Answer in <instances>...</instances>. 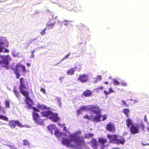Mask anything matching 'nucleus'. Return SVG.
Segmentation results:
<instances>
[{
  "label": "nucleus",
  "mask_w": 149,
  "mask_h": 149,
  "mask_svg": "<svg viewBox=\"0 0 149 149\" xmlns=\"http://www.w3.org/2000/svg\"><path fill=\"white\" fill-rule=\"evenodd\" d=\"M32 116L33 120L35 121H38L40 120L39 116V114L37 113L33 112Z\"/></svg>",
  "instance_id": "obj_17"
},
{
  "label": "nucleus",
  "mask_w": 149,
  "mask_h": 149,
  "mask_svg": "<svg viewBox=\"0 0 149 149\" xmlns=\"http://www.w3.org/2000/svg\"><path fill=\"white\" fill-rule=\"evenodd\" d=\"M137 125H139L140 126V127H141L143 130H144L145 127L144 125H143L142 123H141L140 124H138Z\"/></svg>",
  "instance_id": "obj_42"
},
{
  "label": "nucleus",
  "mask_w": 149,
  "mask_h": 149,
  "mask_svg": "<svg viewBox=\"0 0 149 149\" xmlns=\"http://www.w3.org/2000/svg\"><path fill=\"white\" fill-rule=\"evenodd\" d=\"M37 39V38H31L29 40V43H31L33 41H35Z\"/></svg>",
  "instance_id": "obj_48"
},
{
  "label": "nucleus",
  "mask_w": 149,
  "mask_h": 149,
  "mask_svg": "<svg viewBox=\"0 0 149 149\" xmlns=\"http://www.w3.org/2000/svg\"><path fill=\"white\" fill-rule=\"evenodd\" d=\"M59 123H58V124L60 125V126H61L62 127H64L63 128V130L65 132H67V130L66 128L65 127H64V125L63 124H61L60 123V122H58Z\"/></svg>",
  "instance_id": "obj_28"
},
{
  "label": "nucleus",
  "mask_w": 149,
  "mask_h": 149,
  "mask_svg": "<svg viewBox=\"0 0 149 149\" xmlns=\"http://www.w3.org/2000/svg\"><path fill=\"white\" fill-rule=\"evenodd\" d=\"M36 50L35 49H34L33 51L31 52V53L32 54H33V53L36 52Z\"/></svg>",
  "instance_id": "obj_54"
},
{
  "label": "nucleus",
  "mask_w": 149,
  "mask_h": 149,
  "mask_svg": "<svg viewBox=\"0 0 149 149\" xmlns=\"http://www.w3.org/2000/svg\"><path fill=\"white\" fill-rule=\"evenodd\" d=\"M126 121H131V120L130 119L128 118L127 119Z\"/></svg>",
  "instance_id": "obj_57"
},
{
  "label": "nucleus",
  "mask_w": 149,
  "mask_h": 149,
  "mask_svg": "<svg viewBox=\"0 0 149 149\" xmlns=\"http://www.w3.org/2000/svg\"><path fill=\"white\" fill-rule=\"evenodd\" d=\"M36 106L39 109L42 110L47 109L46 106L43 104H41L39 103H38Z\"/></svg>",
  "instance_id": "obj_19"
},
{
  "label": "nucleus",
  "mask_w": 149,
  "mask_h": 149,
  "mask_svg": "<svg viewBox=\"0 0 149 149\" xmlns=\"http://www.w3.org/2000/svg\"><path fill=\"white\" fill-rule=\"evenodd\" d=\"M4 104L6 108H10V102L7 100H6L5 101Z\"/></svg>",
  "instance_id": "obj_26"
},
{
  "label": "nucleus",
  "mask_w": 149,
  "mask_h": 149,
  "mask_svg": "<svg viewBox=\"0 0 149 149\" xmlns=\"http://www.w3.org/2000/svg\"><path fill=\"white\" fill-rule=\"evenodd\" d=\"M26 65H27L28 66V67H29L31 65L30 63H26Z\"/></svg>",
  "instance_id": "obj_55"
},
{
  "label": "nucleus",
  "mask_w": 149,
  "mask_h": 149,
  "mask_svg": "<svg viewBox=\"0 0 149 149\" xmlns=\"http://www.w3.org/2000/svg\"><path fill=\"white\" fill-rule=\"evenodd\" d=\"M80 109L81 110L83 111L87 110H88V107L87 106H82L80 108Z\"/></svg>",
  "instance_id": "obj_35"
},
{
  "label": "nucleus",
  "mask_w": 149,
  "mask_h": 149,
  "mask_svg": "<svg viewBox=\"0 0 149 149\" xmlns=\"http://www.w3.org/2000/svg\"><path fill=\"white\" fill-rule=\"evenodd\" d=\"M113 149H119L118 148H113Z\"/></svg>",
  "instance_id": "obj_62"
},
{
  "label": "nucleus",
  "mask_w": 149,
  "mask_h": 149,
  "mask_svg": "<svg viewBox=\"0 0 149 149\" xmlns=\"http://www.w3.org/2000/svg\"><path fill=\"white\" fill-rule=\"evenodd\" d=\"M6 145L10 149H17L16 148L13 146L9 145Z\"/></svg>",
  "instance_id": "obj_39"
},
{
  "label": "nucleus",
  "mask_w": 149,
  "mask_h": 149,
  "mask_svg": "<svg viewBox=\"0 0 149 149\" xmlns=\"http://www.w3.org/2000/svg\"><path fill=\"white\" fill-rule=\"evenodd\" d=\"M144 119L145 121H146L147 120V119H146V115H145L144 118Z\"/></svg>",
  "instance_id": "obj_53"
},
{
  "label": "nucleus",
  "mask_w": 149,
  "mask_h": 149,
  "mask_svg": "<svg viewBox=\"0 0 149 149\" xmlns=\"http://www.w3.org/2000/svg\"><path fill=\"white\" fill-rule=\"evenodd\" d=\"M63 24L65 25H66V24H67L66 23H63Z\"/></svg>",
  "instance_id": "obj_61"
},
{
  "label": "nucleus",
  "mask_w": 149,
  "mask_h": 149,
  "mask_svg": "<svg viewBox=\"0 0 149 149\" xmlns=\"http://www.w3.org/2000/svg\"><path fill=\"white\" fill-rule=\"evenodd\" d=\"M48 129L50 131L51 134H52L56 130H57V129L55 125L51 124L48 127Z\"/></svg>",
  "instance_id": "obj_14"
},
{
  "label": "nucleus",
  "mask_w": 149,
  "mask_h": 149,
  "mask_svg": "<svg viewBox=\"0 0 149 149\" xmlns=\"http://www.w3.org/2000/svg\"><path fill=\"white\" fill-rule=\"evenodd\" d=\"M15 74L16 75V78L19 79L20 76L19 73V70L22 72L23 73H26V70L25 66L22 65L20 63H17L15 65V69H13Z\"/></svg>",
  "instance_id": "obj_3"
},
{
  "label": "nucleus",
  "mask_w": 149,
  "mask_h": 149,
  "mask_svg": "<svg viewBox=\"0 0 149 149\" xmlns=\"http://www.w3.org/2000/svg\"><path fill=\"white\" fill-rule=\"evenodd\" d=\"M55 23L53 19L49 20L47 23V25L48 26H50L52 28Z\"/></svg>",
  "instance_id": "obj_18"
},
{
  "label": "nucleus",
  "mask_w": 149,
  "mask_h": 149,
  "mask_svg": "<svg viewBox=\"0 0 149 149\" xmlns=\"http://www.w3.org/2000/svg\"><path fill=\"white\" fill-rule=\"evenodd\" d=\"M82 110H81L80 108L77 111V113L78 115L79 114H82Z\"/></svg>",
  "instance_id": "obj_41"
},
{
  "label": "nucleus",
  "mask_w": 149,
  "mask_h": 149,
  "mask_svg": "<svg viewBox=\"0 0 149 149\" xmlns=\"http://www.w3.org/2000/svg\"><path fill=\"white\" fill-rule=\"evenodd\" d=\"M13 92L14 93V94L16 97L17 98H19V97L20 96L18 92V91L15 89V88L13 89Z\"/></svg>",
  "instance_id": "obj_25"
},
{
  "label": "nucleus",
  "mask_w": 149,
  "mask_h": 149,
  "mask_svg": "<svg viewBox=\"0 0 149 149\" xmlns=\"http://www.w3.org/2000/svg\"><path fill=\"white\" fill-rule=\"evenodd\" d=\"M106 118L107 116L106 115L102 116L101 114H99L95 116L93 119L94 121H100V120H104Z\"/></svg>",
  "instance_id": "obj_9"
},
{
  "label": "nucleus",
  "mask_w": 149,
  "mask_h": 149,
  "mask_svg": "<svg viewBox=\"0 0 149 149\" xmlns=\"http://www.w3.org/2000/svg\"><path fill=\"white\" fill-rule=\"evenodd\" d=\"M77 26L79 29L81 30H82L86 28V26L82 23L79 24Z\"/></svg>",
  "instance_id": "obj_23"
},
{
  "label": "nucleus",
  "mask_w": 149,
  "mask_h": 149,
  "mask_svg": "<svg viewBox=\"0 0 149 149\" xmlns=\"http://www.w3.org/2000/svg\"><path fill=\"white\" fill-rule=\"evenodd\" d=\"M113 81V84L115 85H118L120 84L119 82L115 79H114Z\"/></svg>",
  "instance_id": "obj_32"
},
{
  "label": "nucleus",
  "mask_w": 149,
  "mask_h": 149,
  "mask_svg": "<svg viewBox=\"0 0 149 149\" xmlns=\"http://www.w3.org/2000/svg\"><path fill=\"white\" fill-rule=\"evenodd\" d=\"M93 147L95 149H96L97 147V143L96 142V140L95 139L93 141Z\"/></svg>",
  "instance_id": "obj_34"
},
{
  "label": "nucleus",
  "mask_w": 149,
  "mask_h": 149,
  "mask_svg": "<svg viewBox=\"0 0 149 149\" xmlns=\"http://www.w3.org/2000/svg\"><path fill=\"white\" fill-rule=\"evenodd\" d=\"M147 130L149 131V127H148L147 128Z\"/></svg>",
  "instance_id": "obj_60"
},
{
  "label": "nucleus",
  "mask_w": 149,
  "mask_h": 149,
  "mask_svg": "<svg viewBox=\"0 0 149 149\" xmlns=\"http://www.w3.org/2000/svg\"><path fill=\"white\" fill-rule=\"evenodd\" d=\"M99 108V107L93 105H89L88 106V110H90L92 111V110L94 109H97Z\"/></svg>",
  "instance_id": "obj_21"
},
{
  "label": "nucleus",
  "mask_w": 149,
  "mask_h": 149,
  "mask_svg": "<svg viewBox=\"0 0 149 149\" xmlns=\"http://www.w3.org/2000/svg\"><path fill=\"white\" fill-rule=\"evenodd\" d=\"M126 124L128 127H130V132L132 134H135L139 132V129L140 128L139 125H136L133 124L132 122H126Z\"/></svg>",
  "instance_id": "obj_5"
},
{
  "label": "nucleus",
  "mask_w": 149,
  "mask_h": 149,
  "mask_svg": "<svg viewBox=\"0 0 149 149\" xmlns=\"http://www.w3.org/2000/svg\"><path fill=\"white\" fill-rule=\"evenodd\" d=\"M148 145H149V143L148 144H147Z\"/></svg>",
  "instance_id": "obj_64"
},
{
  "label": "nucleus",
  "mask_w": 149,
  "mask_h": 149,
  "mask_svg": "<svg viewBox=\"0 0 149 149\" xmlns=\"http://www.w3.org/2000/svg\"><path fill=\"white\" fill-rule=\"evenodd\" d=\"M46 28H45L41 32V33H40V34H41L43 36V35H44L45 33H46V32H45V30H46Z\"/></svg>",
  "instance_id": "obj_43"
},
{
  "label": "nucleus",
  "mask_w": 149,
  "mask_h": 149,
  "mask_svg": "<svg viewBox=\"0 0 149 149\" xmlns=\"http://www.w3.org/2000/svg\"><path fill=\"white\" fill-rule=\"evenodd\" d=\"M4 50L3 52L6 53H8L9 52V50L6 48H4Z\"/></svg>",
  "instance_id": "obj_50"
},
{
  "label": "nucleus",
  "mask_w": 149,
  "mask_h": 149,
  "mask_svg": "<svg viewBox=\"0 0 149 149\" xmlns=\"http://www.w3.org/2000/svg\"><path fill=\"white\" fill-rule=\"evenodd\" d=\"M106 129L108 131L114 132L115 130V127L114 124L110 123L107 125Z\"/></svg>",
  "instance_id": "obj_11"
},
{
  "label": "nucleus",
  "mask_w": 149,
  "mask_h": 149,
  "mask_svg": "<svg viewBox=\"0 0 149 149\" xmlns=\"http://www.w3.org/2000/svg\"><path fill=\"white\" fill-rule=\"evenodd\" d=\"M89 78V76L85 74H80L77 78V79L82 83L87 82Z\"/></svg>",
  "instance_id": "obj_7"
},
{
  "label": "nucleus",
  "mask_w": 149,
  "mask_h": 149,
  "mask_svg": "<svg viewBox=\"0 0 149 149\" xmlns=\"http://www.w3.org/2000/svg\"><path fill=\"white\" fill-rule=\"evenodd\" d=\"M52 111L48 110L45 111H44L41 112V114L42 116L44 117H48L49 119V117L52 114Z\"/></svg>",
  "instance_id": "obj_12"
},
{
  "label": "nucleus",
  "mask_w": 149,
  "mask_h": 149,
  "mask_svg": "<svg viewBox=\"0 0 149 149\" xmlns=\"http://www.w3.org/2000/svg\"><path fill=\"white\" fill-rule=\"evenodd\" d=\"M92 94V92L89 89H87L83 92V95L86 97L91 96Z\"/></svg>",
  "instance_id": "obj_15"
},
{
  "label": "nucleus",
  "mask_w": 149,
  "mask_h": 149,
  "mask_svg": "<svg viewBox=\"0 0 149 149\" xmlns=\"http://www.w3.org/2000/svg\"><path fill=\"white\" fill-rule=\"evenodd\" d=\"M70 52H69V54H67L62 59V60H64L65 59H66L70 55Z\"/></svg>",
  "instance_id": "obj_45"
},
{
  "label": "nucleus",
  "mask_w": 149,
  "mask_h": 149,
  "mask_svg": "<svg viewBox=\"0 0 149 149\" xmlns=\"http://www.w3.org/2000/svg\"><path fill=\"white\" fill-rule=\"evenodd\" d=\"M103 88V87L102 86H100L99 87H97V88L95 89V90L98 91L99 90H102Z\"/></svg>",
  "instance_id": "obj_47"
},
{
  "label": "nucleus",
  "mask_w": 149,
  "mask_h": 149,
  "mask_svg": "<svg viewBox=\"0 0 149 149\" xmlns=\"http://www.w3.org/2000/svg\"><path fill=\"white\" fill-rule=\"evenodd\" d=\"M71 22L70 21H68V20H64L63 21V22Z\"/></svg>",
  "instance_id": "obj_56"
},
{
  "label": "nucleus",
  "mask_w": 149,
  "mask_h": 149,
  "mask_svg": "<svg viewBox=\"0 0 149 149\" xmlns=\"http://www.w3.org/2000/svg\"><path fill=\"white\" fill-rule=\"evenodd\" d=\"M39 125H44V122H37Z\"/></svg>",
  "instance_id": "obj_49"
},
{
  "label": "nucleus",
  "mask_w": 149,
  "mask_h": 149,
  "mask_svg": "<svg viewBox=\"0 0 149 149\" xmlns=\"http://www.w3.org/2000/svg\"><path fill=\"white\" fill-rule=\"evenodd\" d=\"M142 144L143 145V146H146V145H147V144H144V143H142Z\"/></svg>",
  "instance_id": "obj_59"
},
{
  "label": "nucleus",
  "mask_w": 149,
  "mask_h": 149,
  "mask_svg": "<svg viewBox=\"0 0 149 149\" xmlns=\"http://www.w3.org/2000/svg\"><path fill=\"white\" fill-rule=\"evenodd\" d=\"M9 42L6 38L0 37V52H2L5 47H8Z\"/></svg>",
  "instance_id": "obj_6"
},
{
  "label": "nucleus",
  "mask_w": 149,
  "mask_h": 149,
  "mask_svg": "<svg viewBox=\"0 0 149 149\" xmlns=\"http://www.w3.org/2000/svg\"><path fill=\"white\" fill-rule=\"evenodd\" d=\"M49 119L52 121H58L60 119L58 117V114L56 113H53V112L49 117Z\"/></svg>",
  "instance_id": "obj_10"
},
{
  "label": "nucleus",
  "mask_w": 149,
  "mask_h": 149,
  "mask_svg": "<svg viewBox=\"0 0 149 149\" xmlns=\"http://www.w3.org/2000/svg\"><path fill=\"white\" fill-rule=\"evenodd\" d=\"M108 138L110 140V141L119 144H123L125 142V140L123 138L119 139L115 135H108Z\"/></svg>",
  "instance_id": "obj_4"
},
{
  "label": "nucleus",
  "mask_w": 149,
  "mask_h": 149,
  "mask_svg": "<svg viewBox=\"0 0 149 149\" xmlns=\"http://www.w3.org/2000/svg\"><path fill=\"white\" fill-rule=\"evenodd\" d=\"M62 78L61 77H60V78H59V79H61Z\"/></svg>",
  "instance_id": "obj_63"
},
{
  "label": "nucleus",
  "mask_w": 149,
  "mask_h": 149,
  "mask_svg": "<svg viewBox=\"0 0 149 149\" xmlns=\"http://www.w3.org/2000/svg\"><path fill=\"white\" fill-rule=\"evenodd\" d=\"M40 91L45 94H46L44 88H41L40 89Z\"/></svg>",
  "instance_id": "obj_46"
},
{
  "label": "nucleus",
  "mask_w": 149,
  "mask_h": 149,
  "mask_svg": "<svg viewBox=\"0 0 149 149\" xmlns=\"http://www.w3.org/2000/svg\"><path fill=\"white\" fill-rule=\"evenodd\" d=\"M99 141L102 144H104L107 141L106 139L100 138L98 139Z\"/></svg>",
  "instance_id": "obj_24"
},
{
  "label": "nucleus",
  "mask_w": 149,
  "mask_h": 149,
  "mask_svg": "<svg viewBox=\"0 0 149 149\" xmlns=\"http://www.w3.org/2000/svg\"><path fill=\"white\" fill-rule=\"evenodd\" d=\"M122 102V104L123 105H125L124 106L125 107H128V105L127 104L126 102L124 100H122L121 101Z\"/></svg>",
  "instance_id": "obj_36"
},
{
  "label": "nucleus",
  "mask_w": 149,
  "mask_h": 149,
  "mask_svg": "<svg viewBox=\"0 0 149 149\" xmlns=\"http://www.w3.org/2000/svg\"><path fill=\"white\" fill-rule=\"evenodd\" d=\"M30 43L29 42H25L24 43V44L25 45V46L26 47H28L30 46Z\"/></svg>",
  "instance_id": "obj_44"
},
{
  "label": "nucleus",
  "mask_w": 149,
  "mask_h": 149,
  "mask_svg": "<svg viewBox=\"0 0 149 149\" xmlns=\"http://www.w3.org/2000/svg\"><path fill=\"white\" fill-rule=\"evenodd\" d=\"M9 64V62L6 60H3L0 61V68H7Z\"/></svg>",
  "instance_id": "obj_13"
},
{
  "label": "nucleus",
  "mask_w": 149,
  "mask_h": 149,
  "mask_svg": "<svg viewBox=\"0 0 149 149\" xmlns=\"http://www.w3.org/2000/svg\"><path fill=\"white\" fill-rule=\"evenodd\" d=\"M104 84H108V82L107 81H105L104 83Z\"/></svg>",
  "instance_id": "obj_58"
},
{
  "label": "nucleus",
  "mask_w": 149,
  "mask_h": 149,
  "mask_svg": "<svg viewBox=\"0 0 149 149\" xmlns=\"http://www.w3.org/2000/svg\"><path fill=\"white\" fill-rule=\"evenodd\" d=\"M76 70L75 68H71L67 71L66 73L68 75H72L74 74Z\"/></svg>",
  "instance_id": "obj_16"
},
{
  "label": "nucleus",
  "mask_w": 149,
  "mask_h": 149,
  "mask_svg": "<svg viewBox=\"0 0 149 149\" xmlns=\"http://www.w3.org/2000/svg\"><path fill=\"white\" fill-rule=\"evenodd\" d=\"M20 85L19 87V89L20 93L25 97L27 103L29 104V102L32 103H33V100L29 97L30 94L29 92L27 90V88L26 85L28 86V82L25 81L23 77H21L19 79Z\"/></svg>",
  "instance_id": "obj_2"
},
{
  "label": "nucleus",
  "mask_w": 149,
  "mask_h": 149,
  "mask_svg": "<svg viewBox=\"0 0 149 149\" xmlns=\"http://www.w3.org/2000/svg\"><path fill=\"white\" fill-rule=\"evenodd\" d=\"M0 119L5 121H7L8 118L5 116L0 115Z\"/></svg>",
  "instance_id": "obj_27"
},
{
  "label": "nucleus",
  "mask_w": 149,
  "mask_h": 149,
  "mask_svg": "<svg viewBox=\"0 0 149 149\" xmlns=\"http://www.w3.org/2000/svg\"><path fill=\"white\" fill-rule=\"evenodd\" d=\"M120 84H121V86H127V83L126 82H125L123 81V82H121L120 83Z\"/></svg>",
  "instance_id": "obj_40"
},
{
  "label": "nucleus",
  "mask_w": 149,
  "mask_h": 149,
  "mask_svg": "<svg viewBox=\"0 0 149 149\" xmlns=\"http://www.w3.org/2000/svg\"><path fill=\"white\" fill-rule=\"evenodd\" d=\"M80 131L75 132L73 134H70L68 136L69 139L64 138V136H67L65 133L60 132L57 130L54 132V135L59 140L63 139L62 143L63 145L69 147L70 145V142L74 141L75 145L71 146L75 149H80L84 146V142L83 137H80Z\"/></svg>",
  "instance_id": "obj_1"
},
{
  "label": "nucleus",
  "mask_w": 149,
  "mask_h": 149,
  "mask_svg": "<svg viewBox=\"0 0 149 149\" xmlns=\"http://www.w3.org/2000/svg\"><path fill=\"white\" fill-rule=\"evenodd\" d=\"M92 111L95 114H97V115H98L99 114H100V109H98L97 111H96L95 110H92Z\"/></svg>",
  "instance_id": "obj_30"
},
{
  "label": "nucleus",
  "mask_w": 149,
  "mask_h": 149,
  "mask_svg": "<svg viewBox=\"0 0 149 149\" xmlns=\"http://www.w3.org/2000/svg\"><path fill=\"white\" fill-rule=\"evenodd\" d=\"M109 92H108L106 91L105 90H104V93L106 95H107L112 93H114V91L112 89V88H109Z\"/></svg>",
  "instance_id": "obj_22"
},
{
  "label": "nucleus",
  "mask_w": 149,
  "mask_h": 149,
  "mask_svg": "<svg viewBox=\"0 0 149 149\" xmlns=\"http://www.w3.org/2000/svg\"><path fill=\"white\" fill-rule=\"evenodd\" d=\"M83 118L84 119H86L88 120H91V116L88 115L83 116Z\"/></svg>",
  "instance_id": "obj_37"
},
{
  "label": "nucleus",
  "mask_w": 149,
  "mask_h": 149,
  "mask_svg": "<svg viewBox=\"0 0 149 149\" xmlns=\"http://www.w3.org/2000/svg\"><path fill=\"white\" fill-rule=\"evenodd\" d=\"M34 57V55L33 54H32L31 55V56L30 57L31 58H33Z\"/></svg>",
  "instance_id": "obj_52"
},
{
  "label": "nucleus",
  "mask_w": 149,
  "mask_h": 149,
  "mask_svg": "<svg viewBox=\"0 0 149 149\" xmlns=\"http://www.w3.org/2000/svg\"><path fill=\"white\" fill-rule=\"evenodd\" d=\"M11 59L10 56L9 55H7L5 56V59L4 60H7L8 61H10Z\"/></svg>",
  "instance_id": "obj_33"
},
{
  "label": "nucleus",
  "mask_w": 149,
  "mask_h": 149,
  "mask_svg": "<svg viewBox=\"0 0 149 149\" xmlns=\"http://www.w3.org/2000/svg\"><path fill=\"white\" fill-rule=\"evenodd\" d=\"M122 112L124 113L126 116L128 118L129 113L130 112V110L128 109L124 108L122 110Z\"/></svg>",
  "instance_id": "obj_20"
},
{
  "label": "nucleus",
  "mask_w": 149,
  "mask_h": 149,
  "mask_svg": "<svg viewBox=\"0 0 149 149\" xmlns=\"http://www.w3.org/2000/svg\"><path fill=\"white\" fill-rule=\"evenodd\" d=\"M23 144L24 146H29V142L26 140H24L23 141Z\"/></svg>",
  "instance_id": "obj_31"
},
{
  "label": "nucleus",
  "mask_w": 149,
  "mask_h": 149,
  "mask_svg": "<svg viewBox=\"0 0 149 149\" xmlns=\"http://www.w3.org/2000/svg\"><path fill=\"white\" fill-rule=\"evenodd\" d=\"M0 58L3 59H5V56L4 55H1Z\"/></svg>",
  "instance_id": "obj_51"
},
{
  "label": "nucleus",
  "mask_w": 149,
  "mask_h": 149,
  "mask_svg": "<svg viewBox=\"0 0 149 149\" xmlns=\"http://www.w3.org/2000/svg\"><path fill=\"white\" fill-rule=\"evenodd\" d=\"M94 135V134L92 133H88L87 134H86L85 135L86 138H89L91 137H92Z\"/></svg>",
  "instance_id": "obj_29"
},
{
  "label": "nucleus",
  "mask_w": 149,
  "mask_h": 149,
  "mask_svg": "<svg viewBox=\"0 0 149 149\" xmlns=\"http://www.w3.org/2000/svg\"><path fill=\"white\" fill-rule=\"evenodd\" d=\"M9 124L10 127L12 128H14L16 125H17L18 127H29V126L26 125L24 126L22 125L19 122H9Z\"/></svg>",
  "instance_id": "obj_8"
},
{
  "label": "nucleus",
  "mask_w": 149,
  "mask_h": 149,
  "mask_svg": "<svg viewBox=\"0 0 149 149\" xmlns=\"http://www.w3.org/2000/svg\"><path fill=\"white\" fill-rule=\"evenodd\" d=\"M32 108L33 110L35 111L40 112L39 109L35 107H32Z\"/></svg>",
  "instance_id": "obj_38"
}]
</instances>
